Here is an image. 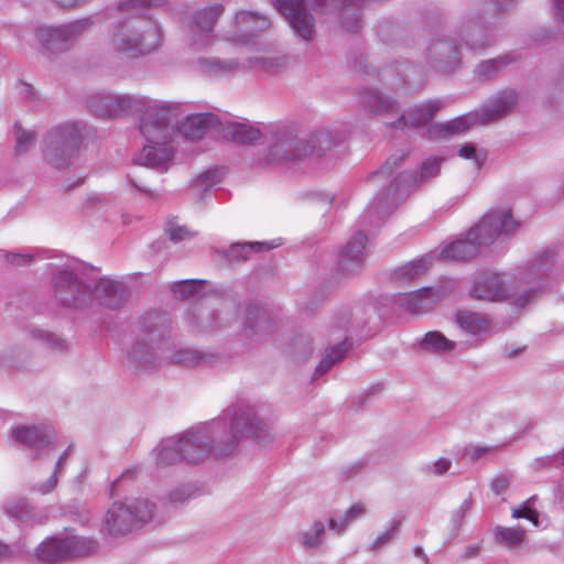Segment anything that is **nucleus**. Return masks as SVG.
<instances>
[{"instance_id":"69168bd1","label":"nucleus","mask_w":564,"mask_h":564,"mask_svg":"<svg viewBox=\"0 0 564 564\" xmlns=\"http://www.w3.org/2000/svg\"><path fill=\"white\" fill-rule=\"evenodd\" d=\"M452 466L449 458L440 457L438 459L427 463L422 467V471L433 476L445 475Z\"/></svg>"},{"instance_id":"8fccbe9b","label":"nucleus","mask_w":564,"mask_h":564,"mask_svg":"<svg viewBox=\"0 0 564 564\" xmlns=\"http://www.w3.org/2000/svg\"><path fill=\"white\" fill-rule=\"evenodd\" d=\"M70 452H72V445H69L68 448L65 449L63 452V454L58 457L52 475L45 481L40 482V484H34L31 487V490L39 492L41 495H47V494L52 492L57 486L58 475L63 471L65 462H66L67 457L69 456Z\"/></svg>"},{"instance_id":"dca6fc26","label":"nucleus","mask_w":564,"mask_h":564,"mask_svg":"<svg viewBox=\"0 0 564 564\" xmlns=\"http://www.w3.org/2000/svg\"><path fill=\"white\" fill-rule=\"evenodd\" d=\"M424 56L426 63L436 70H454L460 64V46L455 37L435 36L426 47Z\"/></svg>"},{"instance_id":"c03bdc74","label":"nucleus","mask_w":564,"mask_h":564,"mask_svg":"<svg viewBox=\"0 0 564 564\" xmlns=\"http://www.w3.org/2000/svg\"><path fill=\"white\" fill-rule=\"evenodd\" d=\"M67 558L89 556L97 552L98 542L84 536H66L65 538Z\"/></svg>"},{"instance_id":"72a5a7b5","label":"nucleus","mask_w":564,"mask_h":564,"mask_svg":"<svg viewBox=\"0 0 564 564\" xmlns=\"http://www.w3.org/2000/svg\"><path fill=\"white\" fill-rule=\"evenodd\" d=\"M217 355L213 352L200 351L192 348L176 350L171 357H165L170 362L186 367H198L213 365L217 360Z\"/></svg>"},{"instance_id":"aec40b11","label":"nucleus","mask_w":564,"mask_h":564,"mask_svg":"<svg viewBox=\"0 0 564 564\" xmlns=\"http://www.w3.org/2000/svg\"><path fill=\"white\" fill-rule=\"evenodd\" d=\"M518 94L514 89H503L491 96L479 109L481 124H490L509 115L516 107Z\"/></svg>"},{"instance_id":"c85d7f7f","label":"nucleus","mask_w":564,"mask_h":564,"mask_svg":"<svg viewBox=\"0 0 564 564\" xmlns=\"http://www.w3.org/2000/svg\"><path fill=\"white\" fill-rule=\"evenodd\" d=\"M127 296L126 285L108 278L100 279L93 291V299L96 297L102 306L109 308L120 307L126 302Z\"/></svg>"},{"instance_id":"f704fd0d","label":"nucleus","mask_w":564,"mask_h":564,"mask_svg":"<svg viewBox=\"0 0 564 564\" xmlns=\"http://www.w3.org/2000/svg\"><path fill=\"white\" fill-rule=\"evenodd\" d=\"M35 555L41 562L48 564L68 560L65 538L47 539L35 549Z\"/></svg>"},{"instance_id":"09e8293b","label":"nucleus","mask_w":564,"mask_h":564,"mask_svg":"<svg viewBox=\"0 0 564 564\" xmlns=\"http://www.w3.org/2000/svg\"><path fill=\"white\" fill-rule=\"evenodd\" d=\"M366 513V507L361 502L352 505L338 518H330L328 521L329 528L338 534L346 531L348 525L355 520L359 519Z\"/></svg>"},{"instance_id":"c9c22d12","label":"nucleus","mask_w":564,"mask_h":564,"mask_svg":"<svg viewBox=\"0 0 564 564\" xmlns=\"http://www.w3.org/2000/svg\"><path fill=\"white\" fill-rule=\"evenodd\" d=\"M479 247L477 242L470 239L467 234L466 239H458L447 246H445L441 252V257L444 260L449 261H466L477 256Z\"/></svg>"},{"instance_id":"9b49d317","label":"nucleus","mask_w":564,"mask_h":564,"mask_svg":"<svg viewBox=\"0 0 564 564\" xmlns=\"http://www.w3.org/2000/svg\"><path fill=\"white\" fill-rule=\"evenodd\" d=\"M94 25L93 18H82L58 26L40 28L36 39L52 53L69 50Z\"/></svg>"},{"instance_id":"9d476101","label":"nucleus","mask_w":564,"mask_h":564,"mask_svg":"<svg viewBox=\"0 0 564 564\" xmlns=\"http://www.w3.org/2000/svg\"><path fill=\"white\" fill-rule=\"evenodd\" d=\"M154 505L148 499L133 498L113 502L105 516L104 529L110 535H123L148 523Z\"/></svg>"},{"instance_id":"4c0bfd02","label":"nucleus","mask_w":564,"mask_h":564,"mask_svg":"<svg viewBox=\"0 0 564 564\" xmlns=\"http://www.w3.org/2000/svg\"><path fill=\"white\" fill-rule=\"evenodd\" d=\"M198 69L208 76H225L239 69L237 59H221L218 57H200L197 61Z\"/></svg>"},{"instance_id":"052dcab7","label":"nucleus","mask_w":564,"mask_h":564,"mask_svg":"<svg viewBox=\"0 0 564 564\" xmlns=\"http://www.w3.org/2000/svg\"><path fill=\"white\" fill-rule=\"evenodd\" d=\"M408 156V152L404 150L398 151L397 153L389 156L380 170L375 171L370 177L375 178L381 175L389 176L394 169L400 166Z\"/></svg>"},{"instance_id":"20e7f679","label":"nucleus","mask_w":564,"mask_h":564,"mask_svg":"<svg viewBox=\"0 0 564 564\" xmlns=\"http://www.w3.org/2000/svg\"><path fill=\"white\" fill-rule=\"evenodd\" d=\"M375 317L376 310L372 305L341 308L335 314L330 330L332 334L339 333V336L335 339H340V341L326 350L322 360L315 368L313 380L325 375L336 362L344 358L345 354L351 347L348 335L366 337L375 333L371 326Z\"/></svg>"},{"instance_id":"7c9ffc66","label":"nucleus","mask_w":564,"mask_h":564,"mask_svg":"<svg viewBox=\"0 0 564 564\" xmlns=\"http://www.w3.org/2000/svg\"><path fill=\"white\" fill-rule=\"evenodd\" d=\"M394 303L411 314H422L432 310L436 303L431 288H421L415 291L399 293L393 297Z\"/></svg>"},{"instance_id":"f257e3e1","label":"nucleus","mask_w":564,"mask_h":564,"mask_svg":"<svg viewBox=\"0 0 564 564\" xmlns=\"http://www.w3.org/2000/svg\"><path fill=\"white\" fill-rule=\"evenodd\" d=\"M272 440L270 424L259 416L256 408L249 402L238 401L217 419L197 426L196 440L193 441L195 449L189 451L187 457H224L232 454L242 441L261 444Z\"/></svg>"},{"instance_id":"6e6552de","label":"nucleus","mask_w":564,"mask_h":564,"mask_svg":"<svg viewBox=\"0 0 564 564\" xmlns=\"http://www.w3.org/2000/svg\"><path fill=\"white\" fill-rule=\"evenodd\" d=\"M366 0H276L274 7L283 14L294 34L306 42L313 41L316 34L315 19L308 10L330 13L346 3H362Z\"/></svg>"},{"instance_id":"338daca9","label":"nucleus","mask_w":564,"mask_h":564,"mask_svg":"<svg viewBox=\"0 0 564 564\" xmlns=\"http://www.w3.org/2000/svg\"><path fill=\"white\" fill-rule=\"evenodd\" d=\"M249 63L262 70L274 73L284 65L285 61L282 57H257Z\"/></svg>"},{"instance_id":"864d4df0","label":"nucleus","mask_w":564,"mask_h":564,"mask_svg":"<svg viewBox=\"0 0 564 564\" xmlns=\"http://www.w3.org/2000/svg\"><path fill=\"white\" fill-rule=\"evenodd\" d=\"M538 500L536 496H532L523 501L518 507L512 508V518L514 519H527L533 523L534 527H539V512L534 508V503Z\"/></svg>"},{"instance_id":"ea45409f","label":"nucleus","mask_w":564,"mask_h":564,"mask_svg":"<svg viewBox=\"0 0 564 564\" xmlns=\"http://www.w3.org/2000/svg\"><path fill=\"white\" fill-rule=\"evenodd\" d=\"M430 262L427 258L411 261L395 269L393 271V279L400 284L417 280L426 273Z\"/></svg>"},{"instance_id":"f8f14e48","label":"nucleus","mask_w":564,"mask_h":564,"mask_svg":"<svg viewBox=\"0 0 564 564\" xmlns=\"http://www.w3.org/2000/svg\"><path fill=\"white\" fill-rule=\"evenodd\" d=\"M54 296L57 302L68 308H83L93 301V291L74 272L58 271L53 279Z\"/></svg>"},{"instance_id":"393cba45","label":"nucleus","mask_w":564,"mask_h":564,"mask_svg":"<svg viewBox=\"0 0 564 564\" xmlns=\"http://www.w3.org/2000/svg\"><path fill=\"white\" fill-rule=\"evenodd\" d=\"M441 99H431L421 105L414 106L404 111L391 127L404 129L405 127H422L427 124L435 117L437 111L444 107Z\"/></svg>"},{"instance_id":"bf43d9fd","label":"nucleus","mask_w":564,"mask_h":564,"mask_svg":"<svg viewBox=\"0 0 564 564\" xmlns=\"http://www.w3.org/2000/svg\"><path fill=\"white\" fill-rule=\"evenodd\" d=\"M459 288V281L454 278H444L436 286L431 288L435 302H440L453 294Z\"/></svg>"},{"instance_id":"49530a36","label":"nucleus","mask_w":564,"mask_h":564,"mask_svg":"<svg viewBox=\"0 0 564 564\" xmlns=\"http://www.w3.org/2000/svg\"><path fill=\"white\" fill-rule=\"evenodd\" d=\"M269 327L265 314L257 305H248L245 318L246 336H252L267 330Z\"/></svg>"},{"instance_id":"37998d69","label":"nucleus","mask_w":564,"mask_h":564,"mask_svg":"<svg viewBox=\"0 0 564 564\" xmlns=\"http://www.w3.org/2000/svg\"><path fill=\"white\" fill-rule=\"evenodd\" d=\"M516 59L510 54H505L479 63L475 69L476 76L481 80L495 78L506 66Z\"/></svg>"},{"instance_id":"603ef678","label":"nucleus","mask_w":564,"mask_h":564,"mask_svg":"<svg viewBox=\"0 0 564 564\" xmlns=\"http://www.w3.org/2000/svg\"><path fill=\"white\" fill-rule=\"evenodd\" d=\"M312 354V340L310 336L300 334L290 344V355L296 361L307 360Z\"/></svg>"},{"instance_id":"a19ab883","label":"nucleus","mask_w":564,"mask_h":564,"mask_svg":"<svg viewBox=\"0 0 564 564\" xmlns=\"http://www.w3.org/2000/svg\"><path fill=\"white\" fill-rule=\"evenodd\" d=\"M325 538V524L314 521L312 525L299 534V542L306 552L315 553L323 544Z\"/></svg>"},{"instance_id":"a211bd4d","label":"nucleus","mask_w":564,"mask_h":564,"mask_svg":"<svg viewBox=\"0 0 564 564\" xmlns=\"http://www.w3.org/2000/svg\"><path fill=\"white\" fill-rule=\"evenodd\" d=\"M197 427L192 429L178 438H167L155 448V460L159 466L173 465L182 459L188 463H199L204 459H191L189 451L195 449L193 441L196 440Z\"/></svg>"},{"instance_id":"1a4fd4ad","label":"nucleus","mask_w":564,"mask_h":564,"mask_svg":"<svg viewBox=\"0 0 564 564\" xmlns=\"http://www.w3.org/2000/svg\"><path fill=\"white\" fill-rule=\"evenodd\" d=\"M141 98L144 104L135 113H141L139 129L145 141H172L173 122L185 112L184 105L177 101L150 99L144 96Z\"/></svg>"},{"instance_id":"b1692460","label":"nucleus","mask_w":564,"mask_h":564,"mask_svg":"<svg viewBox=\"0 0 564 564\" xmlns=\"http://www.w3.org/2000/svg\"><path fill=\"white\" fill-rule=\"evenodd\" d=\"M171 329V319L166 313L150 312L142 319L139 337L162 351L163 345L170 338Z\"/></svg>"},{"instance_id":"e2e57ef3","label":"nucleus","mask_w":564,"mask_h":564,"mask_svg":"<svg viewBox=\"0 0 564 564\" xmlns=\"http://www.w3.org/2000/svg\"><path fill=\"white\" fill-rule=\"evenodd\" d=\"M401 523H402L401 518H393L390 521L388 529L384 532H382L381 534H379L377 536V539L373 541V543L371 545V550L378 551L381 547H383L386 544H388L395 536Z\"/></svg>"},{"instance_id":"0eeeda50","label":"nucleus","mask_w":564,"mask_h":564,"mask_svg":"<svg viewBox=\"0 0 564 564\" xmlns=\"http://www.w3.org/2000/svg\"><path fill=\"white\" fill-rule=\"evenodd\" d=\"M442 161V159L437 158L427 159L422 163L420 174L415 171L399 173L393 181L390 182L383 195L376 198L368 209L367 214L369 217H376L378 219L387 218L399 199L404 197L412 188L422 186L440 174Z\"/></svg>"},{"instance_id":"f03ea898","label":"nucleus","mask_w":564,"mask_h":564,"mask_svg":"<svg viewBox=\"0 0 564 564\" xmlns=\"http://www.w3.org/2000/svg\"><path fill=\"white\" fill-rule=\"evenodd\" d=\"M556 256L555 248L539 251L524 267L518 269L514 275L517 288L509 285L501 273L480 272L473 281L469 295L478 301H511L513 306L522 308L546 291Z\"/></svg>"},{"instance_id":"4468645a","label":"nucleus","mask_w":564,"mask_h":564,"mask_svg":"<svg viewBox=\"0 0 564 564\" xmlns=\"http://www.w3.org/2000/svg\"><path fill=\"white\" fill-rule=\"evenodd\" d=\"M223 4L197 10L188 23L187 44L195 51H203L214 42V26L224 13Z\"/></svg>"},{"instance_id":"0e129e2a","label":"nucleus","mask_w":564,"mask_h":564,"mask_svg":"<svg viewBox=\"0 0 564 564\" xmlns=\"http://www.w3.org/2000/svg\"><path fill=\"white\" fill-rule=\"evenodd\" d=\"M205 283H207L206 280H198V279L178 281L173 284L172 292L174 293L175 296L185 299V297L194 294V292L198 285H202Z\"/></svg>"},{"instance_id":"79ce46f5","label":"nucleus","mask_w":564,"mask_h":564,"mask_svg":"<svg viewBox=\"0 0 564 564\" xmlns=\"http://www.w3.org/2000/svg\"><path fill=\"white\" fill-rule=\"evenodd\" d=\"M25 335L28 338L39 341L53 350L64 351L67 349V343L65 339L37 326H28L25 328Z\"/></svg>"},{"instance_id":"473e14b6","label":"nucleus","mask_w":564,"mask_h":564,"mask_svg":"<svg viewBox=\"0 0 564 564\" xmlns=\"http://www.w3.org/2000/svg\"><path fill=\"white\" fill-rule=\"evenodd\" d=\"M128 356L129 360L137 368L141 369L153 368L158 360L164 359L163 352L160 349H156V347L141 337H138Z\"/></svg>"},{"instance_id":"cd10ccee","label":"nucleus","mask_w":564,"mask_h":564,"mask_svg":"<svg viewBox=\"0 0 564 564\" xmlns=\"http://www.w3.org/2000/svg\"><path fill=\"white\" fill-rule=\"evenodd\" d=\"M367 236L356 232L339 253V269L343 272L354 273L359 270L365 261V248Z\"/></svg>"},{"instance_id":"6e6d98bb","label":"nucleus","mask_w":564,"mask_h":564,"mask_svg":"<svg viewBox=\"0 0 564 564\" xmlns=\"http://www.w3.org/2000/svg\"><path fill=\"white\" fill-rule=\"evenodd\" d=\"M165 234L170 240L177 243L196 237L197 232L189 230L186 226L177 224L174 219H170L165 226Z\"/></svg>"},{"instance_id":"e433bc0d","label":"nucleus","mask_w":564,"mask_h":564,"mask_svg":"<svg viewBox=\"0 0 564 564\" xmlns=\"http://www.w3.org/2000/svg\"><path fill=\"white\" fill-rule=\"evenodd\" d=\"M225 137L230 138L234 142L239 144H253L261 138V132L258 128L246 123L227 122L220 126Z\"/></svg>"},{"instance_id":"bb28decb","label":"nucleus","mask_w":564,"mask_h":564,"mask_svg":"<svg viewBox=\"0 0 564 564\" xmlns=\"http://www.w3.org/2000/svg\"><path fill=\"white\" fill-rule=\"evenodd\" d=\"M359 99L362 107L372 115L389 116L400 110L399 102L390 96L384 95L378 88H362L359 91Z\"/></svg>"},{"instance_id":"774afa93","label":"nucleus","mask_w":564,"mask_h":564,"mask_svg":"<svg viewBox=\"0 0 564 564\" xmlns=\"http://www.w3.org/2000/svg\"><path fill=\"white\" fill-rule=\"evenodd\" d=\"M458 155L466 160H473L478 169L481 167L486 159V154L479 153L476 147L471 143H467L460 147L458 150Z\"/></svg>"},{"instance_id":"f3484780","label":"nucleus","mask_w":564,"mask_h":564,"mask_svg":"<svg viewBox=\"0 0 564 564\" xmlns=\"http://www.w3.org/2000/svg\"><path fill=\"white\" fill-rule=\"evenodd\" d=\"M15 442L23 445L32 459H42L54 449L55 433L47 426H19L11 432Z\"/></svg>"},{"instance_id":"ddd939ff","label":"nucleus","mask_w":564,"mask_h":564,"mask_svg":"<svg viewBox=\"0 0 564 564\" xmlns=\"http://www.w3.org/2000/svg\"><path fill=\"white\" fill-rule=\"evenodd\" d=\"M144 104L141 96L96 93L88 97L89 110L100 118H112L124 113L134 115Z\"/></svg>"},{"instance_id":"3c124183","label":"nucleus","mask_w":564,"mask_h":564,"mask_svg":"<svg viewBox=\"0 0 564 564\" xmlns=\"http://www.w3.org/2000/svg\"><path fill=\"white\" fill-rule=\"evenodd\" d=\"M456 344L447 339L441 332H429L421 340L423 350L432 352H445L455 348Z\"/></svg>"},{"instance_id":"5fc2aeb1","label":"nucleus","mask_w":564,"mask_h":564,"mask_svg":"<svg viewBox=\"0 0 564 564\" xmlns=\"http://www.w3.org/2000/svg\"><path fill=\"white\" fill-rule=\"evenodd\" d=\"M6 513L15 520H25L32 514V507L25 499H13L4 503Z\"/></svg>"},{"instance_id":"412c9836","label":"nucleus","mask_w":564,"mask_h":564,"mask_svg":"<svg viewBox=\"0 0 564 564\" xmlns=\"http://www.w3.org/2000/svg\"><path fill=\"white\" fill-rule=\"evenodd\" d=\"M220 126L219 117L212 112L189 113L176 122V130L185 139L196 141Z\"/></svg>"},{"instance_id":"5701e85b","label":"nucleus","mask_w":564,"mask_h":564,"mask_svg":"<svg viewBox=\"0 0 564 564\" xmlns=\"http://www.w3.org/2000/svg\"><path fill=\"white\" fill-rule=\"evenodd\" d=\"M174 158L172 141L147 142L135 155L134 161L141 165L166 172Z\"/></svg>"},{"instance_id":"2eb2a0df","label":"nucleus","mask_w":564,"mask_h":564,"mask_svg":"<svg viewBox=\"0 0 564 564\" xmlns=\"http://www.w3.org/2000/svg\"><path fill=\"white\" fill-rule=\"evenodd\" d=\"M518 227L509 210L497 209L485 215L481 221L468 231L477 246L490 245L500 234L509 235Z\"/></svg>"},{"instance_id":"7ed1b4c3","label":"nucleus","mask_w":564,"mask_h":564,"mask_svg":"<svg viewBox=\"0 0 564 564\" xmlns=\"http://www.w3.org/2000/svg\"><path fill=\"white\" fill-rule=\"evenodd\" d=\"M164 3L165 0H122L107 9L109 18H113V12L124 14L109 25L111 50L127 58H138L156 51L162 42L161 29L152 19L138 13V10Z\"/></svg>"},{"instance_id":"de8ad7c7","label":"nucleus","mask_w":564,"mask_h":564,"mask_svg":"<svg viewBox=\"0 0 564 564\" xmlns=\"http://www.w3.org/2000/svg\"><path fill=\"white\" fill-rule=\"evenodd\" d=\"M372 1L373 0H366L362 3H356V4L346 3L345 6L339 4V7L337 9H335L334 11H332L330 13H334L337 11H343V13L340 15L341 26L348 32L356 33L361 29L362 23H361V19L359 17V14L355 11L350 13L349 12L350 9H352V10L360 9L361 7L367 6L368 3L372 2Z\"/></svg>"},{"instance_id":"58836bf2","label":"nucleus","mask_w":564,"mask_h":564,"mask_svg":"<svg viewBox=\"0 0 564 564\" xmlns=\"http://www.w3.org/2000/svg\"><path fill=\"white\" fill-rule=\"evenodd\" d=\"M411 68L409 63H393L384 66L380 73V80L390 89L399 90L406 84L408 70Z\"/></svg>"},{"instance_id":"c756f323","label":"nucleus","mask_w":564,"mask_h":564,"mask_svg":"<svg viewBox=\"0 0 564 564\" xmlns=\"http://www.w3.org/2000/svg\"><path fill=\"white\" fill-rule=\"evenodd\" d=\"M235 24L240 29L241 34H228L225 39L235 42H247L254 33L267 30L270 26V21L257 12L240 11L236 14Z\"/></svg>"},{"instance_id":"423d86ee","label":"nucleus","mask_w":564,"mask_h":564,"mask_svg":"<svg viewBox=\"0 0 564 564\" xmlns=\"http://www.w3.org/2000/svg\"><path fill=\"white\" fill-rule=\"evenodd\" d=\"M86 126L82 122H63L53 127L43 140V160L55 170L70 167L84 140Z\"/></svg>"},{"instance_id":"680f3d73","label":"nucleus","mask_w":564,"mask_h":564,"mask_svg":"<svg viewBox=\"0 0 564 564\" xmlns=\"http://www.w3.org/2000/svg\"><path fill=\"white\" fill-rule=\"evenodd\" d=\"M14 130L17 139L15 152L18 154H23L33 147L35 134L32 131L22 129V127L18 123L14 124Z\"/></svg>"},{"instance_id":"6ab92c4d","label":"nucleus","mask_w":564,"mask_h":564,"mask_svg":"<svg viewBox=\"0 0 564 564\" xmlns=\"http://www.w3.org/2000/svg\"><path fill=\"white\" fill-rule=\"evenodd\" d=\"M235 316L234 310H215L194 306L186 316L189 327L197 333H213L226 327Z\"/></svg>"},{"instance_id":"39448f33","label":"nucleus","mask_w":564,"mask_h":564,"mask_svg":"<svg viewBox=\"0 0 564 564\" xmlns=\"http://www.w3.org/2000/svg\"><path fill=\"white\" fill-rule=\"evenodd\" d=\"M333 143L332 133L327 129L312 133L306 140L299 139L289 129H281L274 133L273 143L265 156L259 160V164L261 166H278L306 159L312 154L321 155Z\"/></svg>"},{"instance_id":"4d7b16f0","label":"nucleus","mask_w":564,"mask_h":564,"mask_svg":"<svg viewBox=\"0 0 564 564\" xmlns=\"http://www.w3.org/2000/svg\"><path fill=\"white\" fill-rule=\"evenodd\" d=\"M495 534L499 542L508 546L520 544L524 538V531L519 528L497 527Z\"/></svg>"},{"instance_id":"a18cd8bd","label":"nucleus","mask_w":564,"mask_h":564,"mask_svg":"<svg viewBox=\"0 0 564 564\" xmlns=\"http://www.w3.org/2000/svg\"><path fill=\"white\" fill-rule=\"evenodd\" d=\"M279 245L269 243V242H237L232 243L228 251L226 252V257L231 260H247L248 256L251 252H262L264 250H271Z\"/></svg>"},{"instance_id":"13d9d810","label":"nucleus","mask_w":564,"mask_h":564,"mask_svg":"<svg viewBox=\"0 0 564 564\" xmlns=\"http://www.w3.org/2000/svg\"><path fill=\"white\" fill-rule=\"evenodd\" d=\"M29 351L23 347L15 346L9 348L2 356H0V368L10 367L15 368L21 365L22 361L26 360Z\"/></svg>"},{"instance_id":"4be33fe9","label":"nucleus","mask_w":564,"mask_h":564,"mask_svg":"<svg viewBox=\"0 0 564 564\" xmlns=\"http://www.w3.org/2000/svg\"><path fill=\"white\" fill-rule=\"evenodd\" d=\"M484 21V15H477L460 26L459 36L469 50L479 51L494 44V28L485 25Z\"/></svg>"},{"instance_id":"a878e982","label":"nucleus","mask_w":564,"mask_h":564,"mask_svg":"<svg viewBox=\"0 0 564 564\" xmlns=\"http://www.w3.org/2000/svg\"><path fill=\"white\" fill-rule=\"evenodd\" d=\"M454 323L463 333L484 340L489 336L492 321L488 314L459 310L454 315Z\"/></svg>"},{"instance_id":"2f4dec72","label":"nucleus","mask_w":564,"mask_h":564,"mask_svg":"<svg viewBox=\"0 0 564 564\" xmlns=\"http://www.w3.org/2000/svg\"><path fill=\"white\" fill-rule=\"evenodd\" d=\"M476 124H481L478 109L449 120L446 123L433 124L427 129V134L432 139L446 138L452 134L465 132Z\"/></svg>"}]
</instances>
